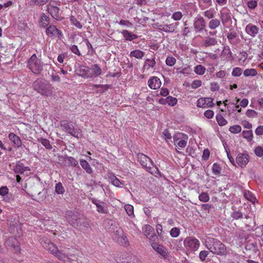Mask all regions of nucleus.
Segmentation results:
<instances>
[{"mask_svg": "<svg viewBox=\"0 0 263 263\" xmlns=\"http://www.w3.org/2000/svg\"><path fill=\"white\" fill-rule=\"evenodd\" d=\"M174 144L179 148H184L187 143L188 136L183 133H177L173 137Z\"/></svg>", "mask_w": 263, "mask_h": 263, "instance_id": "6e6552de", "label": "nucleus"}, {"mask_svg": "<svg viewBox=\"0 0 263 263\" xmlns=\"http://www.w3.org/2000/svg\"><path fill=\"white\" fill-rule=\"evenodd\" d=\"M70 21L71 23L74 25L76 27L81 29L82 27V25L81 23L73 16H71L70 17Z\"/></svg>", "mask_w": 263, "mask_h": 263, "instance_id": "79ce46f5", "label": "nucleus"}, {"mask_svg": "<svg viewBox=\"0 0 263 263\" xmlns=\"http://www.w3.org/2000/svg\"><path fill=\"white\" fill-rule=\"evenodd\" d=\"M34 89L41 95L50 96L53 92V87L47 81L37 79L33 83Z\"/></svg>", "mask_w": 263, "mask_h": 263, "instance_id": "20e7f679", "label": "nucleus"}, {"mask_svg": "<svg viewBox=\"0 0 263 263\" xmlns=\"http://www.w3.org/2000/svg\"><path fill=\"white\" fill-rule=\"evenodd\" d=\"M137 160L146 170L155 176L160 175V172L157 167L155 166L152 160L145 155L139 153L137 155Z\"/></svg>", "mask_w": 263, "mask_h": 263, "instance_id": "7ed1b4c3", "label": "nucleus"}, {"mask_svg": "<svg viewBox=\"0 0 263 263\" xmlns=\"http://www.w3.org/2000/svg\"><path fill=\"white\" fill-rule=\"evenodd\" d=\"M232 217L235 219H238L242 217V214L239 211H234L231 214Z\"/></svg>", "mask_w": 263, "mask_h": 263, "instance_id": "4d7b16f0", "label": "nucleus"}, {"mask_svg": "<svg viewBox=\"0 0 263 263\" xmlns=\"http://www.w3.org/2000/svg\"><path fill=\"white\" fill-rule=\"evenodd\" d=\"M49 20L50 18L48 16L45 14H43L41 17L40 25L43 27L47 26L49 23Z\"/></svg>", "mask_w": 263, "mask_h": 263, "instance_id": "7c9ffc66", "label": "nucleus"}, {"mask_svg": "<svg viewBox=\"0 0 263 263\" xmlns=\"http://www.w3.org/2000/svg\"><path fill=\"white\" fill-rule=\"evenodd\" d=\"M241 130V127L239 125H235L229 128V131L233 134H238Z\"/></svg>", "mask_w": 263, "mask_h": 263, "instance_id": "37998d69", "label": "nucleus"}, {"mask_svg": "<svg viewBox=\"0 0 263 263\" xmlns=\"http://www.w3.org/2000/svg\"><path fill=\"white\" fill-rule=\"evenodd\" d=\"M53 255L56 256L60 260L65 261L68 258V256L65 254L62 253L58 250Z\"/></svg>", "mask_w": 263, "mask_h": 263, "instance_id": "58836bf2", "label": "nucleus"}, {"mask_svg": "<svg viewBox=\"0 0 263 263\" xmlns=\"http://www.w3.org/2000/svg\"><path fill=\"white\" fill-rule=\"evenodd\" d=\"M183 243L185 248L191 252L197 251L200 246L199 241L194 237L186 238Z\"/></svg>", "mask_w": 263, "mask_h": 263, "instance_id": "0eeeda50", "label": "nucleus"}, {"mask_svg": "<svg viewBox=\"0 0 263 263\" xmlns=\"http://www.w3.org/2000/svg\"><path fill=\"white\" fill-rule=\"evenodd\" d=\"M220 25V21L217 19H213L210 21L209 27L211 29H214Z\"/></svg>", "mask_w": 263, "mask_h": 263, "instance_id": "ea45409f", "label": "nucleus"}, {"mask_svg": "<svg viewBox=\"0 0 263 263\" xmlns=\"http://www.w3.org/2000/svg\"><path fill=\"white\" fill-rule=\"evenodd\" d=\"M176 62V59L172 56H168L165 60L166 64L168 66H174Z\"/></svg>", "mask_w": 263, "mask_h": 263, "instance_id": "a19ab883", "label": "nucleus"}, {"mask_svg": "<svg viewBox=\"0 0 263 263\" xmlns=\"http://www.w3.org/2000/svg\"><path fill=\"white\" fill-rule=\"evenodd\" d=\"M244 196L246 199L250 201L253 203H254L256 201V198L254 194L249 191H245L244 192Z\"/></svg>", "mask_w": 263, "mask_h": 263, "instance_id": "c85d7f7f", "label": "nucleus"}, {"mask_svg": "<svg viewBox=\"0 0 263 263\" xmlns=\"http://www.w3.org/2000/svg\"><path fill=\"white\" fill-rule=\"evenodd\" d=\"M13 170L15 173L18 174H23L25 171H30L28 167L25 166L22 163L20 162L16 164Z\"/></svg>", "mask_w": 263, "mask_h": 263, "instance_id": "a878e982", "label": "nucleus"}, {"mask_svg": "<svg viewBox=\"0 0 263 263\" xmlns=\"http://www.w3.org/2000/svg\"><path fill=\"white\" fill-rule=\"evenodd\" d=\"M27 67L33 73L39 74L43 70V63L33 54L28 61Z\"/></svg>", "mask_w": 263, "mask_h": 263, "instance_id": "423d86ee", "label": "nucleus"}, {"mask_svg": "<svg viewBox=\"0 0 263 263\" xmlns=\"http://www.w3.org/2000/svg\"><path fill=\"white\" fill-rule=\"evenodd\" d=\"M47 149H50L52 148V146L50 143L49 141L47 139L42 138L39 140Z\"/></svg>", "mask_w": 263, "mask_h": 263, "instance_id": "de8ad7c7", "label": "nucleus"}, {"mask_svg": "<svg viewBox=\"0 0 263 263\" xmlns=\"http://www.w3.org/2000/svg\"><path fill=\"white\" fill-rule=\"evenodd\" d=\"M80 165L83 169L88 174H91L92 173V170L90 167L89 164L85 160H80Z\"/></svg>", "mask_w": 263, "mask_h": 263, "instance_id": "cd10ccee", "label": "nucleus"}, {"mask_svg": "<svg viewBox=\"0 0 263 263\" xmlns=\"http://www.w3.org/2000/svg\"><path fill=\"white\" fill-rule=\"evenodd\" d=\"M205 71V68L202 65H198L195 66L194 72L198 75H203Z\"/></svg>", "mask_w": 263, "mask_h": 263, "instance_id": "e433bc0d", "label": "nucleus"}, {"mask_svg": "<svg viewBox=\"0 0 263 263\" xmlns=\"http://www.w3.org/2000/svg\"><path fill=\"white\" fill-rule=\"evenodd\" d=\"M214 112L212 110H207L204 113V116L208 119L212 118L214 116Z\"/></svg>", "mask_w": 263, "mask_h": 263, "instance_id": "e2e57ef3", "label": "nucleus"}, {"mask_svg": "<svg viewBox=\"0 0 263 263\" xmlns=\"http://www.w3.org/2000/svg\"><path fill=\"white\" fill-rule=\"evenodd\" d=\"M157 28L162 31L165 32H174L177 27V23H172L169 25L167 24H156Z\"/></svg>", "mask_w": 263, "mask_h": 263, "instance_id": "4468645a", "label": "nucleus"}, {"mask_svg": "<svg viewBox=\"0 0 263 263\" xmlns=\"http://www.w3.org/2000/svg\"><path fill=\"white\" fill-rule=\"evenodd\" d=\"M9 193V189L6 186H2L0 188V195L4 197Z\"/></svg>", "mask_w": 263, "mask_h": 263, "instance_id": "13d9d810", "label": "nucleus"}, {"mask_svg": "<svg viewBox=\"0 0 263 263\" xmlns=\"http://www.w3.org/2000/svg\"><path fill=\"white\" fill-rule=\"evenodd\" d=\"M6 246H9L14 249V250L16 253H18L21 251V248L18 245V242L15 238L9 237L5 242Z\"/></svg>", "mask_w": 263, "mask_h": 263, "instance_id": "6ab92c4d", "label": "nucleus"}, {"mask_svg": "<svg viewBox=\"0 0 263 263\" xmlns=\"http://www.w3.org/2000/svg\"><path fill=\"white\" fill-rule=\"evenodd\" d=\"M182 14L181 12L177 11L173 13L172 17L175 21H179L181 19Z\"/></svg>", "mask_w": 263, "mask_h": 263, "instance_id": "bf43d9fd", "label": "nucleus"}, {"mask_svg": "<svg viewBox=\"0 0 263 263\" xmlns=\"http://www.w3.org/2000/svg\"><path fill=\"white\" fill-rule=\"evenodd\" d=\"M257 74V70L254 68L246 69L243 71V74L245 77L255 76Z\"/></svg>", "mask_w": 263, "mask_h": 263, "instance_id": "c9c22d12", "label": "nucleus"}, {"mask_svg": "<svg viewBox=\"0 0 263 263\" xmlns=\"http://www.w3.org/2000/svg\"><path fill=\"white\" fill-rule=\"evenodd\" d=\"M61 126L63 128V129L67 133L70 134L74 137L79 138L80 136L79 129H74L73 125L66 121H62Z\"/></svg>", "mask_w": 263, "mask_h": 263, "instance_id": "1a4fd4ad", "label": "nucleus"}, {"mask_svg": "<svg viewBox=\"0 0 263 263\" xmlns=\"http://www.w3.org/2000/svg\"><path fill=\"white\" fill-rule=\"evenodd\" d=\"M212 171L214 175L219 176L221 173V168L219 164L215 163L212 167Z\"/></svg>", "mask_w": 263, "mask_h": 263, "instance_id": "72a5a7b5", "label": "nucleus"}, {"mask_svg": "<svg viewBox=\"0 0 263 263\" xmlns=\"http://www.w3.org/2000/svg\"><path fill=\"white\" fill-rule=\"evenodd\" d=\"M246 31L252 37H255L258 33L259 28L252 24H249L246 27Z\"/></svg>", "mask_w": 263, "mask_h": 263, "instance_id": "5701e85b", "label": "nucleus"}, {"mask_svg": "<svg viewBox=\"0 0 263 263\" xmlns=\"http://www.w3.org/2000/svg\"><path fill=\"white\" fill-rule=\"evenodd\" d=\"M109 179L112 184L117 187H120L121 185L122 184L121 182L114 175H110Z\"/></svg>", "mask_w": 263, "mask_h": 263, "instance_id": "2f4dec72", "label": "nucleus"}, {"mask_svg": "<svg viewBox=\"0 0 263 263\" xmlns=\"http://www.w3.org/2000/svg\"><path fill=\"white\" fill-rule=\"evenodd\" d=\"M142 229L145 236L149 239L156 237L154 234V230L150 225L146 224L144 226Z\"/></svg>", "mask_w": 263, "mask_h": 263, "instance_id": "4be33fe9", "label": "nucleus"}, {"mask_svg": "<svg viewBox=\"0 0 263 263\" xmlns=\"http://www.w3.org/2000/svg\"><path fill=\"white\" fill-rule=\"evenodd\" d=\"M111 86L110 85H92V90L97 93H102L111 88Z\"/></svg>", "mask_w": 263, "mask_h": 263, "instance_id": "aec40b11", "label": "nucleus"}, {"mask_svg": "<svg viewBox=\"0 0 263 263\" xmlns=\"http://www.w3.org/2000/svg\"><path fill=\"white\" fill-rule=\"evenodd\" d=\"M205 246L211 252L219 255H226L227 250L226 246L219 240L212 237H208Z\"/></svg>", "mask_w": 263, "mask_h": 263, "instance_id": "f03ea898", "label": "nucleus"}, {"mask_svg": "<svg viewBox=\"0 0 263 263\" xmlns=\"http://www.w3.org/2000/svg\"><path fill=\"white\" fill-rule=\"evenodd\" d=\"M47 35L51 38L60 37L62 32L54 25H50L46 29Z\"/></svg>", "mask_w": 263, "mask_h": 263, "instance_id": "ddd939ff", "label": "nucleus"}, {"mask_svg": "<svg viewBox=\"0 0 263 263\" xmlns=\"http://www.w3.org/2000/svg\"><path fill=\"white\" fill-rule=\"evenodd\" d=\"M147 84L150 88L152 89H157L160 88L162 83L159 78L154 76L149 79Z\"/></svg>", "mask_w": 263, "mask_h": 263, "instance_id": "dca6fc26", "label": "nucleus"}, {"mask_svg": "<svg viewBox=\"0 0 263 263\" xmlns=\"http://www.w3.org/2000/svg\"><path fill=\"white\" fill-rule=\"evenodd\" d=\"M177 72L178 73L182 74H190L192 72V70L190 66H186L183 68H179L177 69Z\"/></svg>", "mask_w": 263, "mask_h": 263, "instance_id": "473e14b6", "label": "nucleus"}, {"mask_svg": "<svg viewBox=\"0 0 263 263\" xmlns=\"http://www.w3.org/2000/svg\"><path fill=\"white\" fill-rule=\"evenodd\" d=\"M194 26L195 29L201 31L205 27V22L202 17L198 16L195 18Z\"/></svg>", "mask_w": 263, "mask_h": 263, "instance_id": "412c9836", "label": "nucleus"}, {"mask_svg": "<svg viewBox=\"0 0 263 263\" xmlns=\"http://www.w3.org/2000/svg\"><path fill=\"white\" fill-rule=\"evenodd\" d=\"M214 105L213 99L210 97L200 98L197 101V106L200 108H210Z\"/></svg>", "mask_w": 263, "mask_h": 263, "instance_id": "9b49d317", "label": "nucleus"}, {"mask_svg": "<svg viewBox=\"0 0 263 263\" xmlns=\"http://www.w3.org/2000/svg\"><path fill=\"white\" fill-rule=\"evenodd\" d=\"M92 202L96 205L97 211L99 213L107 214L108 212V206L107 204L102 201L99 200L96 198L91 199Z\"/></svg>", "mask_w": 263, "mask_h": 263, "instance_id": "f8f14e48", "label": "nucleus"}, {"mask_svg": "<svg viewBox=\"0 0 263 263\" xmlns=\"http://www.w3.org/2000/svg\"><path fill=\"white\" fill-rule=\"evenodd\" d=\"M8 138L15 146L19 147L22 145V141L21 139L18 136L13 133H10L8 135Z\"/></svg>", "mask_w": 263, "mask_h": 263, "instance_id": "b1692460", "label": "nucleus"}, {"mask_svg": "<svg viewBox=\"0 0 263 263\" xmlns=\"http://www.w3.org/2000/svg\"><path fill=\"white\" fill-rule=\"evenodd\" d=\"M204 15L209 19L212 18L214 16V10L212 9L208 10L204 12Z\"/></svg>", "mask_w": 263, "mask_h": 263, "instance_id": "864d4df0", "label": "nucleus"}, {"mask_svg": "<svg viewBox=\"0 0 263 263\" xmlns=\"http://www.w3.org/2000/svg\"><path fill=\"white\" fill-rule=\"evenodd\" d=\"M47 11L51 16L57 20H59L60 17L59 16L60 9L58 7L55 6L51 4L47 5Z\"/></svg>", "mask_w": 263, "mask_h": 263, "instance_id": "f3484780", "label": "nucleus"}, {"mask_svg": "<svg viewBox=\"0 0 263 263\" xmlns=\"http://www.w3.org/2000/svg\"><path fill=\"white\" fill-rule=\"evenodd\" d=\"M202 82L199 80H196L193 81L191 84V87L193 89H196L201 86Z\"/></svg>", "mask_w": 263, "mask_h": 263, "instance_id": "6e6d98bb", "label": "nucleus"}, {"mask_svg": "<svg viewBox=\"0 0 263 263\" xmlns=\"http://www.w3.org/2000/svg\"><path fill=\"white\" fill-rule=\"evenodd\" d=\"M246 115L249 118H255L257 116V112L253 109H248Z\"/></svg>", "mask_w": 263, "mask_h": 263, "instance_id": "3c124183", "label": "nucleus"}, {"mask_svg": "<svg viewBox=\"0 0 263 263\" xmlns=\"http://www.w3.org/2000/svg\"><path fill=\"white\" fill-rule=\"evenodd\" d=\"M248 7L251 9H255L257 6V1L255 0H251L247 3Z\"/></svg>", "mask_w": 263, "mask_h": 263, "instance_id": "5fc2aeb1", "label": "nucleus"}, {"mask_svg": "<svg viewBox=\"0 0 263 263\" xmlns=\"http://www.w3.org/2000/svg\"><path fill=\"white\" fill-rule=\"evenodd\" d=\"M169 94V91L167 88H161L160 91V95L163 97H166Z\"/></svg>", "mask_w": 263, "mask_h": 263, "instance_id": "69168bd1", "label": "nucleus"}, {"mask_svg": "<svg viewBox=\"0 0 263 263\" xmlns=\"http://www.w3.org/2000/svg\"><path fill=\"white\" fill-rule=\"evenodd\" d=\"M79 76L84 78H95L99 77L102 73L100 66L97 64L92 65L90 67L86 66H81L76 70Z\"/></svg>", "mask_w": 263, "mask_h": 263, "instance_id": "f257e3e1", "label": "nucleus"}, {"mask_svg": "<svg viewBox=\"0 0 263 263\" xmlns=\"http://www.w3.org/2000/svg\"><path fill=\"white\" fill-rule=\"evenodd\" d=\"M55 192L58 194H63L65 192V189L61 182H59L55 185Z\"/></svg>", "mask_w": 263, "mask_h": 263, "instance_id": "a18cd8bd", "label": "nucleus"}, {"mask_svg": "<svg viewBox=\"0 0 263 263\" xmlns=\"http://www.w3.org/2000/svg\"><path fill=\"white\" fill-rule=\"evenodd\" d=\"M167 104L171 106H175L177 103V100L176 98L172 96H168L166 98Z\"/></svg>", "mask_w": 263, "mask_h": 263, "instance_id": "c03bdc74", "label": "nucleus"}, {"mask_svg": "<svg viewBox=\"0 0 263 263\" xmlns=\"http://www.w3.org/2000/svg\"><path fill=\"white\" fill-rule=\"evenodd\" d=\"M243 137L248 142H251L253 138V132L251 130H243L242 133Z\"/></svg>", "mask_w": 263, "mask_h": 263, "instance_id": "c756f323", "label": "nucleus"}, {"mask_svg": "<svg viewBox=\"0 0 263 263\" xmlns=\"http://www.w3.org/2000/svg\"><path fill=\"white\" fill-rule=\"evenodd\" d=\"M66 218L69 223L73 224L74 221L77 220V217L72 211H67L66 213Z\"/></svg>", "mask_w": 263, "mask_h": 263, "instance_id": "bb28decb", "label": "nucleus"}, {"mask_svg": "<svg viewBox=\"0 0 263 263\" xmlns=\"http://www.w3.org/2000/svg\"><path fill=\"white\" fill-rule=\"evenodd\" d=\"M216 119L219 126H224L228 123L227 120L220 114L217 115Z\"/></svg>", "mask_w": 263, "mask_h": 263, "instance_id": "f704fd0d", "label": "nucleus"}, {"mask_svg": "<svg viewBox=\"0 0 263 263\" xmlns=\"http://www.w3.org/2000/svg\"><path fill=\"white\" fill-rule=\"evenodd\" d=\"M163 135L164 139L166 140L167 142H168V140H171L172 139L171 134L170 133L169 131L167 129H165L163 131Z\"/></svg>", "mask_w": 263, "mask_h": 263, "instance_id": "052dcab7", "label": "nucleus"}, {"mask_svg": "<svg viewBox=\"0 0 263 263\" xmlns=\"http://www.w3.org/2000/svg\"><path fill=\"white\" fill-rule=\"evenodd\" d=\"M255 134L257 136L263 135V125L258 126L255 130Z\"/></svg>", "mask_w": 263, "mask_h": 263, "instance_id": "0e129e2a", "label": "nucleus"}, {"mask_svg": "<svg viewBox=\"0 0 263 263\" xmlns=\"http://www.w3.org/2000/svg\"><path fill=\"white\" fill-rule=\"evenodd\" d=\"M208 254L209 252L207 251H202L200 252L199 257L201 261H204Z\"/></svg>", "mask_w": 263, "mask_h": 263, "instance_id": "680f3d73", "label": "nucleus"}, {"mask_svg": "<svg viewBox=\"0 0 263 263\" xmlns=\"http://www.w3.org/2000/svg\"><path fill=\"white\" fill-rule=\"evenodd\" d=\"M254 153L258 157H261L263 156V147L258 146L254 149Z\"/></svg>", "mask_w": 263, "mask_h": 263, "instance_id": "603ef678", "label": "nucleus"}, {"mask_svg": "<svg viewBox=\"0 0 263 263\" xmlns=\"http://www.w3.org/2000/svg\"><path fill=\"white\" fill-rule=\"evenodd\" d=\"M151 246L155 251L160 255L162 258L164 259L168 258V252L165 247L155 242L151 243Z\"/></svg>", "mask_w": 263, "mask_h": 263, "instance_id": "9d476101", "label": "nucleus"}, {"mask_svg": "<svg viewBox=\"0 0 263 263\" xmlns=\"http://www.w3.org/2000/svg\"><path fill=\"white\" fill-rule=\"evenodd\" d=\"M112 239L124 247L129 245V242L122 228L117 226H111L110 228Z\"/></svg>", "mask_w": 263, "mask_h": 263, "instance_id": "39448f33", "label": "nucleus"}, {"mask_svg": "<svg viewBox=\"0 0 263 263\" xmlns=\"http://www.w3.org/2000/svg\"><path fill=\"white\" fill-rule=\"evenodd\" d=\"M249 162V156L247 154L240 153L236 158V162L240 167L243 168Z\"/></svg>", "mask_w": 263, "mask_h": 263, "instance_id": "2eb2a0df", "label": "nucleus"}, {"mask_svg": "<svg viewBox=\"0 0 263 263\" xmlns=\"http://www.w3.org/2000/svg\"><path fill=\"white\" fill-rule=\"evenodd\" d=\"M41 245L43 248L50 252L53 255L55 254V252L58 250V248L55 246V245L51 242L48 239L42 241Z\"/></svg>", "mask_w": 263, "mask_h": 263, "instance_id": "a211bd4d", "label": "nucleus"}, {"mask_svg": "<svg viewBox=\"0 0 263 263\" xmlns=\"http://www.w3.org/2000/svg\"><path fill=\"white\" fill-rule=\"evenodd\" d=\"M242 69L240 67H235L233 69L232 75L233 77H239L241 75Z\"/></svg>", "mask_w": 263, "mask_h": 263, "instance_id": "49530a36", "label": "nucleus"}, {"mask_svg": "<svg viewBox=\"0 0 263 263\" xmlns=\"http://www.w3.org/2000/svg\"><path fill=\"white\" fill-rule=\"evenodd\" d=\"M70 50L71 51V52H73V53L77 54L78 55H80V51H79L77 46L72 45V46H71V47H70Z\"/></svg>", "mask_w": 263, "mask_h": 263, "instance_id": "774afa93", "label": "nucleus"}, {"mask_svg": "<svg viewBox=\"0 0 263 263\" xmlns=\"http://www.w3.org/2000/svg\"><path fill=\"white\" fill-rule=\"evenodd\" d=\"M143 56V52L140 50H135L133 51V57H134L137 59H141Z\"/></svg>", "mask_w": 263, "mask_h": 263, "instance_id": "8fccbe9b", "label": "nucleus"}, {"mask_svg": "<svg viewBox=\"0 0 263 263\" xmlns=\"http://www.w3.org/2000/svg\"><path fill=\"white\" fill-rule=\"evenodd\" d=\"M156 64V61L154 59H147L145 60L143 65L144 70L153 71Z\"/></svg>", "mask_w": 263, "mask_h": 263, "instance_id": "393cba45", "label": "nucleus"}, {"mask_svg": "<svg viewBox=\"0 0 263 263\" xmlns=\"http://www.w3.org/2000/svg\"><path fill=\"white\" fill-rule=\"evenodd\" d=\"M180 233V229L175 227L173 228L170 231V235L173 237H178Z\"/></svg>", "mask_w": 263, "mask_h": 263, "instance_id": "09e8293b", "label": "nucleus"}, {"mask_svg": "<svg viewBox=\"0 0 263 263\" xmlns=\"http://www.w3.org/2000/svg\"><path fill=\"white\" fill-rule=\"evenodd\" d=\"M199 200L202 202H206L210 200V196L207 193L202 192L199 195Z\"/></svg>", "mask_w": 263, "mask_h": 263, "instance_id": "4c0bfd02", "label": "nucleus"}, {"mask_svg": "<svg viewBox=\"0 0 263 263\" xmlns=\"http://www.w3.org/2000/svg\"><path fill=\"white\" fill-rule=\"evenodd\" d=\"M227 72L224 70H220L216 73V76L218 78H223L226 77Z\"/></svg>", "mask_w": 263, "mask_h": 263, "instance_id": "338daca9", "label": "nucleus"}]
</instances>
